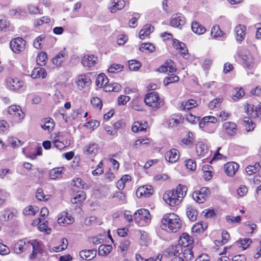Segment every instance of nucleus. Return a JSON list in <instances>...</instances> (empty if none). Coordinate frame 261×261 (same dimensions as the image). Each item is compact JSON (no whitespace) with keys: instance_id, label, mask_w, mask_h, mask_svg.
Wrapping results in <instances>:
<instances>
[{"instance_id":"nucleus-1","label":"nucleus","mask_w":261,"mask_h":261,"mask_svg":"<svg viewBox=\"0 0 261 261\" xmlns=\"http://www.w3.org/2000/svg\"><path fill=\"white\" fill-rule=\"evenodd\" d=\"M186 186L179 185L175 190L167 191L163 195L164 200L170 206L178 205L187 192Z\"/></svg>"},{"instance_id":"nucleus-2","label":"nucleus","mask_w":261,"mask_h":261,"mask_svg":"<svg viewBox=\"0 0 261 261\" xmlns=\"http://www.w3.org/2000/svg\"><path fill=\"white\" fill-rule=\"evenodd\" d=\"M181 221L177 215L168 213L161 220V228L166 231L176 232L181 227Z\"/></svg>"},{"instance_id":"nucleus-3","label":"nucleus","mask_w":261,"mask_h":261,"mask_svg":"<svg viewBox=\"0 0 261 261\" xmlns=\"http://www.w3.org/2000/svg\"><path fill=\"white\" fill-rule=\"evenodd\" d=\"M134 219L139 226H144L150 223L151 216L148 210L141 208L134 214Z\"/></svg>"},{"instance_id":"nucleus-4","label":"nucleus","mask_w":261,"mask_h":261,"mask_svg":"<svg viewBox=\"0 0 261 261\" xmlns=\"http://www.w3.org/2000/svg\"><path fill=\"white\" fill-rule=\"evenodd\" d=\"M144 100L146 105L155 110L159 109L164 105L163 100L160 98L158 94L155 92L147 93L145 95Z\"/></svg>"},{"instance_id":"nucleus-5","label":"nucleus","mask_w":261,"mask_h":261,"mask_svg":"<svg viewBox=\"0 0 261 261\" xmlns=\"http://www.w3.org/2000/svg\"><path fill=\"white\" fill-rule=\"evenodd\" d=\"M210 194V191L206 187H202L199 190L195 191L193 193V198L199 203H203Z\"/></svg>"},{"instance_id":"nucleus-6","label":"nucleus","mask_w":261,"mask_h":261,"mask_svg":"<svg viewBox=\"0 0 261 261\" xmlns=\"http://www.w3.org/2000/svg\"><path fill=\"white\" fill-rule=\"evenodd\" d=\"M25 40L19 37L14 39L10 43L11 49L15 53L22 51L25 48Z\"/></svg>"},{"instance_id":"nucleus-7","label":"nucleus","mask_w":261,"mask_h":261,"mask_svg":"<svg viewBox=\"0 0 261 261\" xmlns=\"http://www.w3.org/2000/svg\"><path fill=\"white\" fill-rule=\"evenodd\" d=\"M31 246V241L19 240L14 244L13 250L16 253L20 254L23 252L30 251Z\"/></svg>"},{"instance_id":"nucleus-8","label":"nucleus","mask_w":261,"mask_h":261,"mask_svg":"<svg viewBox=\"0 0 261 261\" xmlns=\"http://www.w3.org/2000/svg\"><path fill=\"white\" fill-rule=\"evenodd\" d=\"M30 250L32 249V253L30 255V258L34 259L37 257L38 254H41L43 250L42 244L36 241L32 240L31 241Z\"/></svg>"},{"instance_id":"nucleus-9","label":"nucleus","mask_w":261,"mask_h":261,"mask_svg":"<svg viewBox=\"0 0 261 261\" xmlns=\"http://www.w3.org/2000/svg\"><path fill=\"white\" fill-rule=\"evenodd\" d=\"M185 23V19L180 13L173 14L170 19V25L175 28L181 29Z\"/></svg>"},{"instance_id":"nucleus-10","label":"nucleus","mask_w":261,"mask_h":261,"mask_svg":"<svg viewBox=\"0 0 261 261\" xmlns=\"http://www.w3.org/2000/svg\"><path fill=\"white\" fill-rule=\"evenodd\" d=\"M99 146L95 142H90L83 148L84 153L91 157L95 156L98 152Z\"/></svg>"},{"instance_id":"nucleus-11","label":"nucleus","mask_w":261,"mask_h":261,"mask_svg":"<svg viewBox=\"0 0 261 261\" xmlns=\"http://www.w3.org/2000/svg\"><path fill=\"white\" fill-rule=\"evenodd\" d=\"M154 190L150 185H145L139 187L136 191V195L138 198L142 197H149L153 194Z\"/></svg>"},{"instance_id":"nucleus-12","label":"nucleus","mask_w":261,"mask_h":261,"mask_svg":"<svg viewBox=\"0 0 261 261\" xmlns=\"http://www.w3.org/2000/svg\"><path fill=\"white\" fill-rule=\"evenodd\" d=\"M8 113L19 120L22 119L24 114L19 106L12 105L7 109Z\"/></svg>"},{"instance_id":"nucleus-13","label":"nucleus","mask_w":261,"mask_h":261,"mask_svg":"<svg viewBox=\"0 0 261 261\" xmlns=\"http://www.w3.org/2000/svg\"><path fill=\"white\" fill-rule=\"evenodd\" d=\"M74 221V218L69 214L63 212L58 216V222L62 225L72 224Z\"/></svg>"},{"instance_id":"nucleus-14","label":"nucleus","mask_w":261,"mask_h":261,"mask_svg":"<svg viewBox=\"0 0 261 261\" xmlns=\"http://www.w3.org/2000/svg\"><path fill=\"white\" fill-rule=\"evenodd\" d=\"M239 168V164L233 162L227 163L224 167L225 173L229 176H233Z\"/></svg>"},{"instance_id":"nucleus-15","label":"nucleus","mask_w":261,"mask_h":261,"mask_svg":"<svg viewBox=\"0 0 261 261\" xmlns=\"http://www.w3.org/2000/svg\"><path fill=\"white\" fill-rule=\"evenodd\" d=\"M165 157L169 162L175 163L179 159V151L176 149L173 148L166 153Z\"/></svg>"},{"instance_id":"nucleus-16","label":"nucleus","mask_w":261,"mask_h":261,"mask_svg":"<svg viewBox=\"0 0 261 261\" xmlns=\"http://www.w3.org/2000/svg\"><path fill=\"white\" fill-rule=\"evenodd\" d=\"M67 54L65 51V48L59 53L54 58H53V63L57 66H59L65 61Z\"/></svg>"},{"instance_id":"nucleus-17","label":"nucleus","mask_w":261,"mask_h":261,"mask_svg":"<svg viewBox=\"0 0 261 261\" xmlns=\"http://www.w3.org/2000/svg\"><path fill=\"white\" fill-rule=\"evenodd\" d=\"M41 127L44 130L51 132L53 130L55 127L54 120L51 118H46L42 120L40 123Z\"/></svg>"},{"instance_id":"nucleus-18","label":"nucleus","mask_w":261,"mask_h":261,"mask_svg":"<svg viewBox=\"0 0 261 261\" xmlns=\"http://www.w3.org/2000/svg\"><path fill=\"white\" fill-rule=\"evenodd\" d=\"M169 126L173 127L182 123L183 118L179 114L172 115L169 118Z\"/></svg>"},{"instance_id":"nucleus-19","label":"nucleus","mask_w":261,"mask_h":261,"mask_svg":"<svg viewBox=\"0 0 261 261\" xmlns=\"http://www.w3.org/2000/svg\"><path fill=\"white\" fill-rule=\"evenodd\" d=\"M197 106L198 103H197L196 101L191 99L181 102L180 103L179 109L181 111H189Z\"/></svg>"},{"instance_id":"nucleus-20","label":"nucleus","mask_w":261,"mask_h":261,"mask_svg":"<svg viewBox=\"0 0 261 261\" xmlns=\"http://www.w3.org/2000/svg\"><path fill=\"white\" fill-rule=\"evenodd\" d=\"M237 41H241L245 39L246 28L242 24L237 25L234 29Z\"/></svg>"},{"instance_id":"nucleus-21","label":"nucleus","mask_w":261,"mask_h":261,"mask_svg":"<svg viewBox=\"0 0 261 261\" xmlns=\"http://www.w3.org/2000/svg\"><path fill=\"white\" fill-rule=\"evenodd\" d=\"M240 56L243 60V63L246 67L248 69H251L253 67V59L252 55L250 53L248 52L245 54L241 53Z\"/></svg>"},{"instance_id":"nucleus-22","label":"nucleus","mask_w":261,"mask_h":261,"mask_svg":"<svg viewBox=\"0 0 261 261\" xmlns=\"http://www.w3.org/2000/svg\"><path fill=\"white\" fill-rule=\"evenodd\" d=\"M96 249L83 250L80 252L79 254L82 258L90 260L96 256Z\"/></svg>"},{"instance_id":"nucleus-23","label":"nucleus","mask_w":261,"mask_h":261,"mask_svg":"<svg viewBox=\"0 0 261 261\" xmlns=\"http://www.w3.org/2000/svg\"><path fill=\"white\" fill-rule=\"evenodd\" d=\"M7 85L11 90L19 91L23 86V82L18 79H11L8 82Z\"/></svg>"},{"instance_id":"nucleus-24","label":"nucleus","mask_w":261,"mask_h":261,"mask_svg":"<svg viewBox=\"0 0 261 261\" xmlns=\"http://www.w3.org/2000/svg\"><path fill=\"white\" fill-rule=\"evenodd\" d=\"M97 57L94 55H85L82 59V63L85 67H92L96 64Z\"/></svg>"},{"instance_id":"nucleus-25","label":"nucleus","mask_w":261,"mask_h":261,"mask_svg":"<svg viewBox=\"0 0 261 261\" xmlns=\"http://www.w3.org/2000/svg\"><path fill=\"white\" fill-rule=\"evenodd\" d=\"M90 84L91 80L88 76L81 75L78 76L76 84L80 88L83 89L90 85Z\"/></svg>"},{"instance_id":"nucleus-26","label":"nucleus","mask_w":261,"mask_h":261,"mask_svg":"<svg viewBox=\"0 0 261 261\" xmlns=\"http://www.w3.org/2000/svg\"><path fill=\"white\" fill-rule=\"evenodd\" d=\"M108 82L109 80L108 77L103 73L99 74L96 77L95 80L96 86L97 88H99L103 87L105 89V87L109 84Z\"/></svg>"},{"instance_id":"nucleus-27","label":"nucleus","mask_w":261,"mask_h":261,"mask_svg":"<svg viewBox=\"0 0 261 261\" xmlns=\"http://www.w3.org/2000/svg\"><path fill=\"white\" fill-rule=\"evenodd\" d=\"M173 62L172 61H169V62H167L165 65L161 66L159 68V71L160 72H168V74L169 73L172 75V73H174L176 69L173 66Z\"/></svg>"},{"instance_id":"nucleus-28","label":"nucleus","mask_w":261,"mask_h":261,"mask_svg":"<svg viewBox=\"0 0 261 261\" xmlns=\"http://www.w3.org/2000/svg\"><path fill=\"white\" fill-rule=\"evenodd\" d=\"M47 75V72L46 70L41 67L35 68L32 71V73L31 76L33 79H37L41 77L42 79H44Z\"/></svg>"},{"instance_id":"nucleus-29","label":"nucleus","mask_w":261,"mask_h":261,"mask_svg":"<svg viewBox=\"0 0 261 261\" xmlns=\"http://www.w3.org/2000/svg\"><path fill=\"white\" fill-rule=\"evenodd\" d=\"M154 27L150 24L145 25L143 28L139 32V37L141 39H144L145 37L153 31Z\"/></svg>"},{"instance_id":"nucleus-30","label":"nucleus","mask_w":261,"mask_h":261,"mask_svg":"<svg viewBox=\"0 0 261 261\" xmlns=\"http://www.w3.org/2000/svg\"><path fill=\"white\" fill-rule=\"evenodd\" d=\"M196 152L198 156H204L208 153V148L206 144L200 142L196 144Z\"/></svg>"},{"instance_id":"nucleus-31","label":"nucleus","mask_w":261,"mask_h":261,"mask_svg":"<svg viewBox=\"0 0 261 261\" xmlns=\"http://www.w3.org/2000/svg\"><path fill=\"white\" fill-rule=\"evenodd\" d=\"M125 4L123 0H113L112 1V5L109 9L112 13H115L117 10L122 9L124 7Z\"/></svg>"},{"instance_id":"nucleus-32","label":"nucleus","mask_w":261,"mask_h":261,"mask_svg":"<svg viewBox=\"0 0 261 261\" xmlns=\"http://www.w3.org/2000/svg\"><path fill=\"white\" fill-rule=\"evenodd\" d=\"M191 28L193 32L198 35L203 34L206 32L205 28L197 21L192 22Z\"/></svg>"},{"instance_id":"nucleus-33","label":"nucleus","mask_w":261,"mask_h":261,"mask_svg":"<svg viewBox=\"0 0 261 261\" xmlns=\"http://www.w3.org/2000/svg\"><path fill=\"white\" fill-rule=\"evenodd\" d=\"M183 251L182 246L178 244L175 246H172L171 247L168 249L169 255L171 256H180Z\"/></svg>"},{"instance_id":"nucleus-34","label":"nucleus","mask_w":261,"mask_h":261,"mask_svg":"<svg viewBox=\"0 0 261 261\" xmlns=\"http://www.w3.org/2000/svg\"><path fill=\"white\" fill-rule=\"evenodd\" d=\"M211 36L213 38H224L226 34L222 31L219 25H214L211 30Z\"/></svg>"},{"instance_id":"nucleus-35","label":"nucleus","mask_w":261,"mask_h":261,"mask_svg":"<svg viewBox=\"0 0 261 261\" xmlns=\"http://www.w3.org/2000/svg\"><path fill=\"white\" fill-rule=\"evenodd\" d=\"M186 214L191 221H194L197 219L198 212L195 207L190 205L187 208Z\"/></svg>"},{"instance_id":"nucleus-36","label":"nucleus","mask_w":261,"mask_h":261,"mask_svg":"<svg viewBox=\"0 0 261 261\" xmlns=\"http://www.w3.org/2000/svg\"><path fill=\"white\" fill-rule=\"evenodd\" d=\"M86 194L83 191H79L77 192L75 196L71 199V202L72 203H76L77 202H81L86 199Z\"/></svg>"},{"instance_id":"nucleus-37","label":"nucleus","mask_w":261,"mask_h":261,"mask_svg":"<svg viewBox=\"0 0 261 261\" xmlns=\"http://www.w3.org/2000/svg\"><path fill=\"white\" fill-rule=\"evenodd\" d=\"M112 250V246L110 245H101L98 248V254L106 256Z\"/></svg>"},{"instance_id":"nucleus-38","label":"nucleus","mask_w":261,"mask_h":261,"mask_svg":"<svg viewBox=\"0 0 261 261\" xmlns=\"http://www.w3.org/2000/svg\"><path fill=\"white\" fill-rule=\"evenodd\" d=\"M244 95V91L242 88H236L232 92V98L234 100H238L242 98Z\"/></svg>"},{"instance_id":"nucleus-39","label":"nucleus","mask_w":261,"mask_h":261,"mask_svg":"<svg viewBox=\"0 0 261 261\" xmlns=\"http://www.w3.org/2000/svg\"><path fill=\"white\" fill-rule=\"evenodd\" d=\"M15 216L13 212H11L9 209L5 208L3 211V214L1 216V219L7 221L12 219Z\"/></svg>"},{"instance_id":"nucleus-40","label":"nucleus","mask_w":261,"mask_h":261,"mask_svg":"<svg viewBox=\"0 0 261 261\" xmlns=\"http://www.w3.org/2000/svg\"><path fill=\"white\" fill-rule=\"evenodd\" d=\"M121 89V86L118 83L109 84L105 87L106 92L114 91L118 92Z\"/></svg>"},{"instance_id":"nucleus-41","label":"nucleus","mask_w":261,"mask_h":261,"mask_svg":"<svg viewBox=\"0 0 261 261\" xmlns=\"http://www.w3.org/2000/svg\"><path fill=\"white\" fill-rule=\"evenodd\" d=\"M182 253L181 256L185 258L186 260H190L193 258V252L191 247L185 248Z\"/></svg>"},{"instance_id":"nucleus-42","label":"nucleus","mask_w":261,"mask_h":261,"mask_svg":"<svg viewBox=\"0 0 261 261\" xmlns=\"http://www.w3.org/2000/svg\"><path fill=\"white\" fill-rule=\"evenodd\" d=\"M207 227V224L203 222H199L195 224L192 228L193 232H202L206 229Z\"/></svg>"},{"instance_id":"nucleus-43","label":"nucleus","mask_w":261,"mask_h":261,"mask_svg":"<svg viewBox=\"0 0 261 261\" xmlns=\"http://www.w3.org/2000/svg\"><path fill=\"white\" fill-rule=\"evenodd\" d=\"M260 169V165L259 163H256L253 166L249 165L246 168V172L249 175L257 172Z\"/></svg>"},{"instance_id":"nucleus-44","label":"nucleus","mask_w":261,"mask_h":261,"mask_svg":"<svg viewBox=\"0 0 261 261\" xmlns=\"http://www.w3.org/2000/svg\"><path fill=\"white\" fill-rule=\"evenodd\" d=\"M47 59V54L45 52H41L38 54L36 58V62L37 64L40 66L45 65L46 64V60Z\"/></svg>"},{"instance_id":"nucleus-45","label":"nucleus","mask_w":261,"mask_h":261,"mask_svg":"<svg viewBox=\"0 0 261 261\" xmlns=\"http://www.w3.org/2000/svg\"><path fill=\"white\" fill-rule=\"evenodd\" d=\"M224 126L225 127L227 133L228 134H229L230 135H232L234 133H236V125L234 123L226 122L224 124Z\"/></svg>"},{"instance_id":"nucleus-46","label":"nucleus","mask_w":261,"mask_h":261,"mask_svg":"<svg viewBox=\"0 0 261 261\" xmlns=\"http://www.w3.org/2000/svg\"><path fill=\"white\" fill-rule=\"evenodd\" d=\"M139 50L142 52L145 51L153 52L155 50V47L151 43H143L140 46Z\"/></svg>"},{"instance_id":"nucleus-47","label":"nucleus","mask_w":261,"mask_h":261,"mask_svg":"<svg viewBox=\"0 0 261 261\" xmlns=\"http://www.w3.org/2000/svg\"><path fill=\"white\" fill-rule=\"evenodd\" d=\"M129 69L132 71H137L141 66V64L140 62L132 60L128 61Z\"/></svg>"},{"instance_id":"nucleus-48","label":"nucleus","mask_w":261,"mask_h":261,"mask_svg":"<svg viewBox=\"0 0 261 261\" xmlns=\"http://www.w3.org/2000/svg\"><path fill=\"white\" fill-rule=\"evenodd\" d=\"M123 68V66L118 64H112L108 69V72L111 73L117 72L121 71Z\"/></svg>"},{"instance_id":"nucleus-49","label":"nucleus","mask_w":261,"mask_h":261,"mask_svg":"<svg viewBox=\"0 0 261 261\" xmlns=\"http://www.w3.org/2000/svg\"><path fill=\"white\" fill-rule=\"evenodd\" d=\"M45 39V36L44 35H41L39 37H37L34 42V46L36 48H41V43Z\"/></svg>"},{"instance_id":"nucleus-50","label":"nucleus","mask_w":261,"mask_h":261,"mask_svg":"<svg viewBox=\"0 0 261 261\" xmlns=\"http://www.w3.org/2000/svg\"><path fill=\"white\" fill-rule=\"evenodd\" d=\"M252 242V241L251 239L245 238L240 240L238 243L240 245V247H242L243 250H245L248 247Z\"/></svg>"},{"instance_id":"nucleus-51","label":"nucleus","mask_w":261,"mask_h":261,"mask_svg":"<svg viewBox=\"0 0 261 261\" xmlns=\"http://www.w3.org/2000/svg\"><path fill=\"white\" fill-rule=\"evenodd\" d=\"M62 173V169L61 168H56L50 171L49 174L51 178L55 179L59 177Z\"/></svg>"},{"instance_id":"nucleus-52","label":"nucleus","mask_w":261,"mask_h":261,"mask_svg":"<svg viewBox=\"0 0 261 261\" xmlns=\"http://www.w3.org/2000/svg\"><path fill=\"white\" fill-rule=\"evenodd\" d=\"M222 99L220 98H217L212 100L208 105V108L213 110L215 108L219 107L220 104L222 102Z\"/></svg>"},{"instance_id":"nucleus-53","label":"nucleus","mask_w":261,"mask_h":261,"mask_svg":"<svg viewBox=\"0 0 261 261\" xmlns=\"http://www.w3.org/2000/svg\"><path fill=\"white\" fill-rule=\"evenodd\" d=\"M91 102L94 107H96L99 110L102 109V103L101 100L98 97H93L91 100Z\"/></svg>"},{"instance_id":"nucleus-54","label":"nucleus","mask_w":261,"mask_h":261,"mask_svg":"<svg viewBox=\"0 0 261 261\" xmlns=\"http://www.w3.org/2000/svg\"><path fill=\"white\" fill-rule=\"evenodd\" d=\"M38 207L34 208L32 205L26 207L23 210V214L25 215L34 216L36 214V212L38 211Z\"/></svg>"},{"instance_id":"nucleus-55","label":"nucleus","mask_w":261,"mask_h":261,"mask_svg":"<svg viewBox=\"0 0 261 261\" xmlns=\"http://www.w3.org/2000/svg\"><path fill=\"white\" fill-rule=\"evenodd\" d=\"M179 81V77L176 75L167 76L164 80V84L165 85H168L169 84L177 82Z\"/></svg>"},{"instance_id":"nucleus-56","label":"nucleus","mask_w":261,"mask_h":261,"mask_svg":"<svg viewBox=\"0 0 261 261\" xmlns=\"http://www.w3.org/2000/svg\"><path fill=\"white\" fill-rule=\"evenodd\" d=\"M186 166L188 169L193 171L196 168V164L193 160L188 159L186 161Z\"/></svg>"},{"instance_id":"nucleus-57","label":"nucleus","mask_w":261,"mask_h":261,"mask_svg":"<svg viewBox=\"0 0 261 261\" xmlns=\"http://www.w3.org/2000/svg\"><path fill=\"white\" fill-rule=\"evenodd\" d=\"M140 17V15L138 13H134L133 14V17L131 20L129 21V26L130 27L135 28L137 26V22L138 19H139Z\"/></svg>"},{"instance_id":"nucleus-58","label":"nucleus","mask_w":261,"mask_h":261,"mask_svg":"<svg viewBox=\"0 0 261 261\" xmlns=\"http://www.w3.org/2000/svg\"><path fill=\"white\" fill-rule=\"evenodd\" d=\"M47 223V221H45V222L40 224L38 228L40 231L45 232L47 234H49L51 232V229L48 227L46 224Z\"/></svg>"},{"instance_id":"nucleus-59","label":"nucleus","mask_w":261,"mask_h":261,"mask_svg":"<svg viewBox=\"0 0 261 261\" xmlns=\"http://www.w3.org/2000/svg\"><path fill=\"white\" fill-rule=\"evenodd\" d=\"M244 122L248 125V126H246V129L248 131H250L254 129L255 124L252 122L251 120L249 117H245L244 118Z\"/></svg>"},{"instance_id":"nucleus-60","label":"nucleus","mask_w":261,"mask_h":261,"mask_svg":"<svg viewBox=\"0 0 261 261\" xmlns=\"http://www.w3.org/2000/svg\"><path fill=\"white\" fill-rule=\"evenodd\" d=\"M130 100V97L126 95H120L118 97V105H124Z\"/></svg>"},{"instance_id":"nucleus-61","label":"nucleus","mask_w":261,"mask_h":261,"mask_svg":"<svg viewBox=\"0 0 261 261\" xmlns=\"http://www.w3.org/2000/svg\"><path fill=\"white\" fill-rule=\"evenodd\" d=\"M129 245L130 242L128 241H125L120 245L119 249L123 255L125 254L126 250L129 246Z\"/></svg>"},{"instance_id":"nucleus-62","label":"nucleus","mask_w":261,"mask_h":261,"mask_svg":"<svg viewBox=\"0 0 261 261\" xmlns=\"http://www.w3.org/2000/svg\"><path fill=\"white\" fill-rule=\"evenodd\" d=\"M226 220L228 222L230 223H240L241 218L240 216L231 217L230 216H227L226 217Z\"/></svg>"},{"instance_id":"nucleus-63","label":"nucleus","mask_w":261,"mask_h":261,"mask_svg":"<svg viewBox=\"0 0 261 261\" xmlns=\"http://www.w3.org/2000/svg\"><path fill=\"white\" fill-rule=\"evenodd\" d=\"M186 119L189 122L194 124L199 120V117L190 113L187 115Z\"/></svg>"},{"instance_id":"nucleus-64","label":"nucleus","mask_w":261,"mask_h":261,"mask_svg":"<svg viewBox=\"0 0 261 261\" xmlns=\"http://www.w3.org/2000/svg\"><path fill=\"white\" fill-rule=\"evenodd\" d=\"M9 128V124L8 123L4 120H0V130L2 132H5Z\"/></svg>"}]
</instances>
